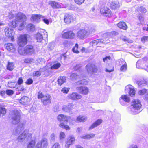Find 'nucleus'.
Masks as SVG:
<instances>
[{
	"mask_svg": "<svg viewBox=\"0 0 148 148\" xmlns=\"http://www.w3.org/2000/svg\"><path fill=\"white\" fill-rule=\"evenodd\" d=\"M25 139L28 141L27 148H34L36 142V137H32V134L25 131L19 136V140L22 141Z\"/></svg>",
	"mask_w": 148,
	"mask_h": 148,
	"instance_id": "f257e3e1",
	"label": "nucleus"
},
{
	"mask_svg": "<svg viewBox=\"0 0 148 148\" xmlns=\"http://www.w3.org/2000/svg\"><path fill=\"white\" fill-rule=\"evenodd\" d=\"M57 118L58 121L60 122L64 120L66 122L65 123L62 122L59 124V126L60 128L66 130H70V127L67 125L66 123L68 122L69 119L71 118V116H66L63 114H60L58 116Z\"/></svg>",
	"mask_w": 148,
	"mask_h": 148,
	"instance_id": "f03ea898",
	"label": "nucleus"
},
{
	"mask_svg": "<svg viewBox=\"0 0 148 148\" xmlns=\"http://www.w3.org/2000/svg\"><path fill=\"white\" fill-rule=\"evenodd\" d=\"M37 98L41 100V102L45 105L51 103V96L49 94H47L44 95L42 92L39 91L38 93Z\"/></svg>",
	"mask_w": 148,
	"mask_h": 148,
	"instance_id": "7ed1b4c3",
	"label": "nucleus"
},
{
	"mask_svg": "<svg viewBox=\"0 0 148 148\" xmlns=\"http://www.w3.org/2000/svg\"><path fill=\"white\" fill-rule=\"evenodd\" d=\"M64 30L61 34L62 38L64 39L73 40L76 36L75 34L71 30H67L66 31Z\"/></svg>",
	"mask_w": 148,
	"mask_h": 148,
	"instance_id": "20e7f679",
	"label": "nucleus"
},
{
	"mask_svg": "<svg viewBox=\"0 0 148 148\" xmlns=\"http://www.w3.org/2000/svg\"><path fill=\"white\" fill-rule=\"evenodd\" d=\"M27 19V17L25 14L23 13L19 14V30L24 28Z\"/></svg>",
	"mask_w": 148,
	"mask_h": 148,
	"instance_id": "39448f33",
	"label": "nucleus"
},
{
	"mask_svg": "<svg viewBox=\"0 0 148 148\" xmlns=\"http://www.w3.org/2000/svg\"><path fill=\"white\" fill-rule=\"evenodd\" d=\"M100 14L107 17H110L112 15V13L108 8L105 6L101 8L100 10Z\"/></svg>",
	"mask_w": 148,
	"mask_h": 148,
	"instance_id": "423d86ee",
	"label": "nucleus"
},
{
	"mask_svg": "<svg viewBox=\"0 0 148 148\" xmlns=\"http://www.w3.org/2000/svg\"><path fill=\"white\" fill-rule=\"evenodd\" d=\"M5 35L8 38H10L12 41H14L13 30L9 27H6L4 29Z\"/></svg>",
	"mask_w": 148,
	"mask_h": 148,
	"instance_id": "0eeeda50",
	"label": "nucleus"
},
{
	"mask_svg": "<svg viewBox=\"0 0 148 148\" xmlns=\"http://www.w3.org/2000/svg\"><path fill=\"white\" fill-rule=\"evenodd\" d=\"M88 73H96L98 71V69L95 65L91 63H88L85 67Z\"/></svg>",
	"mask_w": 148,
	"mask_h": 148,
	"instance_id": "6e6552de",
	"label": "nucleus"
},
{
	"mask_svg": "<svg viewBox=\"0 0 148 148\" xmlns=\"http://www.w3.org/2000/svg\"><path fill=\"white\" fill-rule=\"evenodd\" d=\"M28 35H21L19 37V47H23L26 44L27 42Z\"/></svg>",
	"mask_w": 148,
	"mask_h": 148,
	"instance_id": "1a4fd4ad",
	"label": "nucleus"
},
{
	"mask_svg": "<svg viewBox=\"0 0 148 148\" xmlns=\"http://www.w3.org/2000/svg\"><path fill=\"white\" fill-rule=\"evenodd\" d=\"M131 106L134 109L136 110H139L142 106L140 101L137 99H134L132 100Z\"/></svg>",
	"mask_w": 148,
	"mask_h": 148,
	"instance_id": "9d476101",
	"label": "nucleus"
},
{
	"mask_svg": "<svg viewBox=\"0 0 148 148\" xmlns=\"http://www.w3.org/2000/svg\"><path fill=\"white\" fill-rule=\"evenodd\" d=\"M77 36L79 39L84 40L88 37L87 31L84 29H80L77 32Z\"/></svg>",
	"mask_w": 148,
	"mask_h": 148,
	"instance_id": "9b49d317",
	"label": "nucleus"
},
{
	"mask_svg": "<svg viewBox=\"0 0 148 148\" xmlns=\"http://www.w3.org/2000/svg\"><path fill=\"white\" fill-rule=\"evenodd\" d=\"M76 90L80 93L84 95H87L90 92L89 89L86 86H78L76 87Z\"/></svg>",
	"mask_w": 148,
	"mask_h": 148,
	"instance_id": "f8f14e48",
	"label": "nucleus"
},
{
	"mask_svg": "<svg viewBox=\"0 0 148 148\" xmlns=\"http://www.w3.org/2000/svg\"><path fill=\"white\" fill-rule=\"evenodd\" d=\"M75 141V137L71 135L69 136L67 138L65 142V147L66 148H69L70 146L73 145Z\"/></svg>",
	"mask_w": 148,
	"mask_h": 148,
	"instance_id": "ddd939ff",
	"label": "nucleus"
},
{
	"mask_svg": "<svg viewBox=\"0 0 148 148\" xmlns=\"http://www.w3.org/2000/svg\"><path fill=\"white\" fill-rule=\"evenodd\" d=\"M119 65H121L120 70L121 71L124 72L126 71L127 68V64L125 61L123 60L119 59L118 60Z\"/></svg>",
	"mask_w": 148,
	"mask_h": 148,
	"instance_id": "4468645a",
	"label": "nucleus"
},
{
	"mask_svg": "<svg viewBox=\"0 0 148 148\" xmlns=\"http://www.w3.org/2000/svg\"><path fill=\"white\" fill-rule=\"evenodd\" d=\"M24 53L27 54H31L34 53L35 49L33 46L31 45H28L24 50Z\"/></svg>",
	"mask_w": 148,
	"mask_h": 148,
	"instance_id": "2eb2a0df",
	"label": "nucleus"
},
{
	"mask_svg": "<svg viewBox=\"0 0 148 148\" xmlns=\"http://www.w3.org/2000/svg\"><path fill=\"white\" fill-rule=\"evenodd\" d=\"M68 97L72 100H76L81 99L82 97L81 95L76 92H73L68 95Z\"/></svg>",
	"mask_w": 148,
	"mask_h": 148,
	"instance_id": "dca6fc26",
	"label": "nucleus"
},
{
	"mask_svg": "<svg viewBox=\"0 0 148 148\" xmlns=\"http://www.w3.org/2000/svg\"><path fill=\"white\" fill-rule=\"evenodd\" d=\"M73 21V17L72 15L68 14H65L64 17V21L66 24H69Z\"/></svg>",
	"mask_w": 148,
	"mask_h": 148,
	"instance_id": "f3484780",
	"label": "nucleus"
},
{
	"mask_svg": "<svg viewBox=\"0 0 148 148\" xmlns=\"http://www.w3.org/2000/svg\"><path fill=\"white\" fill-rule=\"evenodd\" d=\"M6 49L11 52H14L16 51V47L12 43H8L5 44Z\"/></svg>",
	"mask_w": 148,
	"mask_h": 148,
	"instance_id": "a211bd4d",
	"label": "nucleus"
},
{
	"mask_svg": "<svg viewBox=\"0 0 148 148\" xmlns=\"http://www.w3.org/2000/svg\"><path fill=\"white\" fill-rule=\"evenodd\" d=\"M147 63L146 60L145 58H143L137 61L136 64V66L138 68L144 67L145 65Z\"/></svg>",
	"mask_w": 148,
	"mask_h": 148,
	"instance_id": "6ab92c4d",
	"label": "nucleus"
},
{
	"mask_svg": "<svg viewBox=\"0 0 148 148\" xmlns=\"http://www.w3.org/2000/svg\"><path fill=\"white\" fill-rule=\"evenodd\" d=\"M120 7L119 3L114 1L111 2L110 5V7L112 10H116L119 8Z\"/></svg>",
	"mask_w": 148,
	"mask_h": 148,
	"instance_id": "aec40b11",
	"label": "nucleus"
},
{
	"mask_svg": "<svg viewBox=\"0 0 148 148\" xmlns=\"http://www.w3.org/2000/svg\"><path fill=\"white\" fill-rule=\"evenodd\" d=\"M103 121L101 119H99L93 123L89 128V130H91L99 125L102 123Z\"/></svg>",
	"mask_w": 148,
	"mask_h": 148,
	"instance_id": "412c9836",
	"label": "nucleus"
},
{
	"mask_svg": "<svg viewBox=\"0 0 148 148\" xmlns=\"http://www.w3.org/2000/svg\"><path fill=\"white\" fill-rule=\"evenodd\" d=\"M117 26L118 27L121 29L126 30L127 28L128 27L126 23L124 21H120L117 24Z\"/></svg>",
	"mask_w": 148,
	"mask_h": 148,
	"instance_id": "4be33fe9",
	"label": "nucleus"
},
{
	"mask_svg": "<svg viewBox=\"0 0 148 148\" xmlns=\"http://www.w3.org/2000/svg\"><path fill=\"white\" fill-rule=\"evenodd\" d=\"M49 5L54 9H58L61 8V6L60 4L55 1H50L49 2Z\"/></svg>",
	"mask_w": 148,
	"mask_h": 148,
	"instance_id": "5701e85b",
	"label": "nucleus"
},
{
	"mask_svg": "<svg viewBox=\"0 0 148 148\" xmlns=\"http://www.w3.org/2000/svg\"><path fill=\"white\" fill-rule=\"evenodd\" d=\"M103 43L104 42L102 39H98L91 41L90 42V44L92 46H93Z\"/></svg>",
	"mask_w": 148,
	"mask_h": 148,
	"instance_id": "b1692460",
	"label": "nucleus"
},
{
	"mask_svg": "<svg viewBox=\"0 0 148 148\" xmlns=\"http://www.w3.org/2000/svg\"><path fill=\"white\" fill-rule=\"evenodd\" d=\"M66 77L65 76H60L59 77L57 80L58 85L61 86L66 82Z\"/></svg>",
	"mask_w": 148,
	"mask_h": 148,
	"instance_id": "393cba45",
	"label": "nucleus"
},
{
	"mask_svg": "<svg viewBox=\"0 0 148 148\" xmlns=\"http://www.w3.org/2000/svg\"><path fill=\"white\" fill-rule=\"evenodd\" d=\"M74 105L73 104L69 103L67 106L63 107L62 109L64 111L70 112L73 109H74Z\"/></svg>",
	"mask_w": 148,
	"mask_h": 148,
	"instance_id": "a878e982",
	"label": "nucleus"
},
{
	"mask_svg": "<svg viewBox=\"0 0 148 148\" xmlns=\"http://www.w3.org/2000/svg\"><path fill=\"white\" fill-rule=\"evenodd\" d=\"M87 120V117L85 116L79 115L76 118V120L78 122H84Z\"/></svg>",
	"mask_w": 148,
	"mask_h": 148,
	"instance_id": "bb28decb",
	"label": "nucleus"
},
{
	"mask_svg": "<svg viewBox=\"0 0 148 148\" xmlns=\"http://www.w3.org/2000/svg\"><path fill=\"white\" fill-rule=\"evenodd\" d=\"M19 100L20 103L23 105H25L29 101V97L25 96L22 97Z\"/></svg>",
	"mask_w": 148,
	"mask_h": 148,
	"instance_id": "cd10ccee",
	"label": "nucleus"
},
{
	"mask_svg": "<svg viewBox=\"0 0 148 148\" xmlns=\"http://www.w3.org/2000/svg\"><path fill=\"white\" fill-rule=\"evenodd\" d=\"M42 16L39 14L32 15L31 18V19L34 21L38 22L42 17Z\"/></svg>",
	"mask_w": 148,
	"mask_h": 148,
	"instance_id": "c85d7f7f",
	"label": "nucleus"
},
{
	"mask_svg": "<svg viewBox=\"0 0 148 148\" xmlns=\"http://www.w3.org/2000/svg\"><path fill=\"white\" fill-rule=\"evenodd\" d=\"M123 100L126 102L129 103L130 101V98L127 95H122L120 97L119 100L120 102H121V100Z\"/></svg>",
	"mask_w": 148,
	"mask_h": 148,
	"instance_id": "c756f323",
	"label": "nucleus"
},
{
	"mask_svg": "<svg viewBox=\"0 0 148 148\" xmlns=\"http://www.w3.org/2000/svg\"><path fill=\"white\" fill-rule=\"evenodd\" d=\"M40 143L42 147L43 148H46L48 145L47 139L45 138L42 139Z\"/></svg>",
	"mask_w": 148,
	"mask_h": 148,
	"instance_id": "7c9ffc66",
	"label": "nucleus"
},
{
	"mask_svg": "<svg viewBox=\"0 0 148 148\" xmlns=\"http://www.w3.org/2000/svg\"><path fill=\"white\" fill-rule=\"evenodd\" d=\"M18 21L16 20H14L10 22L8 25L9 27L15 28L18 26Z\"/></svg>",
	"mask_w": 148,
	"mask_h": 148,
	"instance_id": "2f4dec72",
	"label": "nucleus"
},
{
	"mask_svg": "<svg viewBox=\"0 0 148 148\" xmlns=\"http://www.w3.org/2000/svg\"><path fill=\"white\" fill-rule=\"evenodd\" d=\"M34 37L37 42H41L43 39V37L39 34V33H38L35 34Z\"/></svg>",
	"mask_w": 148,
	"mask_h": 148,
	"instance_id": "473e14b6",
	"label": "nucleus"
},
{
	"mask_svg": "<svg viewBox=\"0 0 148 148\" xmlns=\"http://www.w3.org/2000/svg\"><path fill=\"white\" fill-rule=\"evenodd\" d=\"M88 84V81L85 79H82L76 83V86H79V85H86Z\"/></svg>",
	"mask_w": 148,
	"mask_h": 148,
	"instance_id": "72a5a7b5",
	"label": "nucleus"
},
{
	"mask_svg": "<svg viewBox=\"0 0 148 148\" xmlns=\"http://www.w3.org/2000/svg\"><path fill=\"white\" fill-rule=\"evenodd\" d=\"M14 68V64L13 62H8L6 69H7L11 71H12Z\"/></svg>",
	"mask_w": 148,
	"mask_h": 148,
	"instance_id": "f704fd0d",
	"label": "nucleus"
},
{
	"mask_svg": "<svg viewBox=\"0 0 148 148\" xmlns=\"http://www.w3.org/2000/svg\"><path fill=\"white\" fill-rule=\"evenodd\" d=\"M95 136V134H87L85 135L82 136V138L84 139H90L93 138Z\"/></svg>",
	"mask_w": 148,
	"mask_h": 148,
	"instance_id": "c9c22d12",
	"label": "nucleus"
},
{
	"mask_svg": "<svg viewBox=\"0 0 148 148\" xmlns=\"http://www.w3.org/2000/svg\"><path fill=\"white\" fill-rule=\"evenodd\" d=\"M38 33H39V34H40L42 37L45 36V37L47 38L48 37V34L47 32L46 31L43 29H40L39 30L38 32Z\"/></svg>",
	"mask_w": 148,
	"mask_h": 148,
	"instance_id": "e433bc0d",
	"label": "nucleus"
},
{
	"mask_svg": "<svg viewBox=\"0 0 148 148\" xmlns=\"http://www.w3.org/2000/svg\"><path fill=\"white\" fill-rule=\"evenodd\" d=\"M7 110L5 108L0 105V116H3L5 115L6 113Z\"/></svg>",
	"mask_w": 148,
	"mask_h": 148,
	"instance_id": "4c0bfd02",
	"label": "nucleus"
},
{
	"mask_svg": "<svg viewBox=\"0 0 148 148\" xmlns=\"http://www.w3.org/2000/svg\"><path fill=\"white\" fill-rule=\"evenodd\" d=\"M107 34L111 38H112L118 35L119 33L117 31H112L107 33Z\"/></svg>",
	"mask_w": 148,
	"mask_h": 148,
	"instance_id": "58836bf2",
	"label": "nucleus"
},
{
	"mask_svg": "<svg viewBox=\"0 0 148 148\" xmlns=\"http://www.w3.org/2000/svg\"><path fill=\"white\" fill-rule=\"evenodd\" d=\"M18 113L17 111H14L12 114V118L13 121H16L18 117Z\"/></svg>",
	"mask_w": 148,
	"mask_h": 148,
	"instance_id": "ea45409f",
	"label": "nucleus"
},
{
	"mask_svg": "<svg viewBox=\"0 0 148 148\" xmlns=\"http://www.w3.org/2000/svg\"><path fill=\"white\" fill-rule=\"evenodd\" d=\"M96 30L94 28H91L87 31L88 36H91L95 34Z\"/></svg>",
	"mask_w": 148,
	"mask_h": 148,
	"instance_id": "a19ab883",
	"label": "nucleus"
},
{
	"mask_svg": "<svg viewBox=\"0 0 148 148\" xmlns=\"http://www.w3.org/2000/svg\"><path fill=\"white\" fill-rule=\"evenodd\" d=\"M61 66L60 63H58L52 65L50 67V68L51 70L57 69L60 68Z\"/></svg>",
	"mask_w": 148,
	"mask_h": 148,
	"instance_id": "79ce46f5",
	"label": "nucleus"
},
{
	"mask_svg": "<svg viewBox=\"0 0 148 148\" xmlns=\"http://www.w3.org/2000/svg\"><path fill=\"white\" fill-rule=\"evenodd\" d=\"M79 45L77 43H76L75 45L73 47L72 51L74 53H79V51L78 50V48Z\"/></svg>",
	"mask_w": 148,
	"mask_h": 148,
	"instance_id": "37998d69",
	"label": "nucleus"
},
{
	"mask_svg": "<svg viewBox=\"0 0 148 148\" xmlns=\"http://www.w3.org/2000/svg\"><path fill=\"white\" fill-rule=\"evenodd\" d=\"M129 94L130 95L131 97L134 96L135 95V90L132 88H130L129 92Z\"/></svg>",
	"mask_w": 148,
	"mask_h": 148,
	"instance_id": "c03bdc74",
	"label": "nucleus"
},
{
	"mask_svg": "<svg viewBox=\"0 0 148 148\" xmlns=\"http://www.w3.org/2000/svg\"><path fill=\"white\" fill-rule=\"evenodd\" d=\"M85 0H74L75 3L78 5H80L83 4Z\"/></svg>",
	"mask_w": 148,
	"mask_h": 148,
	"instance_id": "a18cd8bd",
	"label": "nucleus"
},
{
	"mask_svg": "<svg viewBox=\"0 0 148 148\" xmlns=\"http://www.w3.org/2000/svg\"><path fill=\"white\" fill-rule=\"evenodd\" d=\"M141 41L143 43L148 41V36H143L141 38Z\"/></svg>",
	"mask_w": 148,
	"mask_h": 148,
	"instance_id": "49530a36",
	"label": "nucleus"
},
{
	"mask_svg": "<svg viewBox=\"0 0 148 148\" xmlns=\"http://www.w3.org/2000/svg\"><path fill=\"white\" fill-rule=\"evenodd\" d=\"M147 90L143 89L139 91L138 93L140 95H142L145 94L147 92Z\"/></svg>",
	"mask_w": 148,
	"mask_h": 148,
	"instance_id": "de8ad7c7",
	"label": "nucleus"
},
{
	"mask_svg": "<svg viewBox=\"0 0 148 148\" xmlns=\"http://www.w3.org/2000/svg\"><path fill=\"white\" fill-rule=\"evenodd\" d=\"M41 75V72L39 71H37L33 73V75L34 77H38Z\"/></svg>",
	"mask_w": 148,
	"mask_h": 148,
	"instance_id": "09e8293b",
	"label": "nucleus"
},
{
	"mask_svg": "<svg viewBox=\"0 0 148 148\" xmlns=\"http://www.w3.org/2000/svg\"><path fill=\"white\" fill-rule=\"evenodd\" d=\"M7 95L8 96H11L14 94V92L13 90L10 89H7L6 90Z\"/></svg>",
	"mask_w": 148,
	"mask_h": 148,
	"instance_id": "8fccbe9b",
	"label": "nucleus"
},
{
	"mask_svg": "<svg viewBox=\"0 0 148 148\" xmlns=\"http://www.w3.org/2000/svg\"><path fill=\"white\" fill-rule=\"evenodd\" d=\"M69 91V89L68 88H67L64 87L62 88L61 90V91L63 93L65 94H67Z\"/></svg>",
	"mask_w": 148,
	"mask_h": 148,
	"instance_id": "3c124183",
	"label": "nucleus"
},
{
	"mask_svg": "<svg viewBox=\"0 0 148 148\" xmlns=\"http://www.w3.org/2000/svg\"><path fill=\"white\" fill-rule=\"evenodd\" d=\"M33 82L32 79L30 78L28 79L25 82V84L27 85H30L32 84Z\"/></svg>",
	"mask_w": 148,
	"mask_h": 148,
	"instance_id": "603ef678",
	"label": "nucleus"
},
{
	"mask_svg": "<svg viewBox=\"0 0 148 148\" xmlns=\"http://www.w3.org/2000/svg\"><path fill=\"white\" fill-rule=\"evenodd\" d=\"M66 137L65 134L63 132H61L60 133V139H63Z\"/></svg>",
	"mask_w": 148,
	"mask_h": 148,
	"instance_id": "864d4df0",
	"label": "nucleus"
},
{
	"mask_svg": "<svg viewBox=\"0 0 148 148\" xmlns=\"http://www.w3.org/2000/svg\"><path fill=\"white\" fill-rule=\"evenodd\" d=\"M136 83L138 86H140L146 84V82L143 80H140L137 81Z\"/></svg>",
	"mask_w": 148,
	"mask_h": 148,
	"instance_id": "5fc2aeb1",
	"label": "nucleus"
},
{
	"mask_svg": "<svg viewBox=\"0 0 148 148\" xmlns=\"http://www.w3.org/2000/svg\"><path fill=\"white\" fill-rule=\"evenodd\" d=\"M52 148H60V145L58 143H56L53 145Z\"/></svg>",
	"mask_w": 148,
	"mask_h": 148,
	"instance_id": "6e6d98bb",
	"label": "nucleus"
},
{
	"mask_svg": "<svg viewBox=\"0 0 148 148\" xmlns=\"http://www.w3.org/2000/svg\"><path fill=\"white\" fill-rule=\"evenodd\" d=\"M140 11L142 13H145L147 12L146 8L143 7H140Z\"/></svg>",
	"mask_w": 148,
	"mask_h": 148,
	"instance_id": "4d7b16f0",
	"label": "nucleus"
},
{
	"mask_svg": "<svg viewBox=\"0 0 148 148\" xmlns=\"http://www.w3.org/2000/svg\"><path fill=\"white\" fill-rule=\"evenodd\" d=\"M123 40L126 42L131 43L132 42V40L127 38H123Z\"/></svg>",
	"mask_w": 148,
	"mask_h": 148,
	"instance_id": "13d9d810",
	"label": "nucleus"
},
{
	"mask_svg": "<svg viewBox=\"0 0 148 148\" xmlns=\"http://www.w3.org/2000/svg\"><path fill=\"white\" fill-rule=\"evenodd\" d=\"M111 59V57L110 56H106L105 58H103V60L105 62L106 61H107L108 60H110Z\"/></svg>",
	"mask_w": 148,
	"mask_h": 148,
	"instance_id": "bf43d9fd",
	"label": "nucleus"
},
{
	"mask_svg": "<svg viewBox=\"0 0 148 148\" xmlns=\"http://www.w3.org/2000/svg\"><path fill=\"white\" fill-rule=\"evenodd\" d=\"M34 148H42V146L41 145L40 143L39 142L37 143L35 145V146L34 147Z\"/></svg>",
	"mask_w": 148,
	"mask_h": 148,
	"instance_id": "052dcab7",
	"label": "nucleus"
},
{
	"mask_svg": "<svg viewBox=\"0 0 148 148\" xmlns=\"http://www.w3.org/2000/svg\"><path fill=\"white\" fill-rule=\"evenodd\" d=\"M31 62V59L29 58L25 59L24 60V62L26 63H30Z\"/></svg>",
	"mask_w": 148,
	"mask_h": 148,
	"instance_id": "680f3d73",
	"label": "nucleus"
},
{
	"mask_svg": "<svg viewBox=\"0 0 148 148\" xmlns=\"http://www.w3.org/2000/svg\"><path fill=\"white\" fill-rule=\"evenodd\" d=\"M19 88H20V89H19V91H20L24 92L26 90L24 87H23L21 86H19Z\"/></svg>",
	"mask_w": 148,
	"mask_h": 148,
	"instance_id": "e2e57ef3",
	"label": "nucleus"
},
{
	"mask_svg": "<svg viewBox=\"0 0 148 148\" xmlns=\"http://www.w3.org/2000/svg\"><path fill=\"white\" fill-rule=\"evenodd\" d=\"M6 91L4 90L0 91V95L3 96H4L5 94Z\"/></svg>",
	"mask_w": 148,
	"mask_h": 148,
	"instance_id": "0e129e2a",
	"label": "nucleus"
},
{
	"mask_svg": "<svg viewBox=\"0 0 148 148\" xmlns=\"http://www.w3.org/2000/svg\"><path fill=\"white\" fill-rule=\"evenodd\" d=\"M43 21L46 24L48 25L49 23V21L48 19H44Z\"/></svg>",
	"mask_w": 148,
	"mask_h": 148,
	"instance_id": "69168bd1",
	"label": "nucleus"
},
{
	"mask_svg": "<svg viewBox=\"0 0 148 148\" xmlns=\"http://www.w3.org/2000/svg\"><path fill=\"white\" fill-rule=\"evenodd\" d=\"M138 19L140 21L142 20L143 19V17L142 16H141L140 15V16H138Z\"/></svg>",
	"mask_w": 148,
	"mask_h": 148,
	"instance_id": "338daca9",
	"label": "nucleus"
},
{
	"mask_svg": "<svg viewBox=\"0 0 148 148\" xmlns=\"http://www.w3.org/2000/svg\"><path fill=\"white\" fill-rule=\"evenodd\" d=\"M114 71V68L113 67L112 69H111L110 70H108V69H106V71L107 72H109V73H110L111 72H112L113 71Z\"/></svg>",
	"mask_w": 148,
	"mask_h": 148,
	"instance_id": "774afa93",
	"label": "nucleus"
}]
</instances>
